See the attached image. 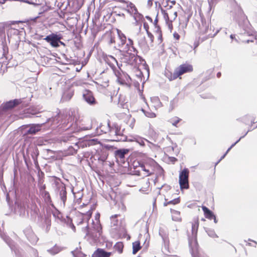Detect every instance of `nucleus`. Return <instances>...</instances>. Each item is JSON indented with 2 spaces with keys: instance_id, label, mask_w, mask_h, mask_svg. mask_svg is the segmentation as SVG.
<instances>
[{
  "instance_id": "nucleus-1",
  "label": "nucleus",
  "mask_w": 257,
  "mask_h": 257,
  "mask_svg": "<svg viewBox=\"0 0 257 257\" xmlns=\"http://www.w3.org/2000/svg\"><path fill=\"white\" fill-rule=\"evenodd\" d=\"M161 11L169 29L172 31L173 29L172 23L176 19L178 15L177 8L168 5L166 6V10L161 8Z\"/></svg>"
},
{
  "instance_id": "nucleus-50",
  "label": "nucleus",
  "mask_w": 257,
  "mask_h": 257,
  "mask_svg": "<svg viewBox=\"0 0 257 257\" xmlns=\"http://www.w3.org/2000/svg\"><path fill=\"white\" fill-rule=\"evenodd\" d=\"M252 241L255 244V245H256V244H257L256 242L254 241Z\"/></svg>"
},
{
  "instance_id": "nucleus-30",
  "label": "nucleus",
  "mask_w": 257,
  "mask_h": 257,
  "mask_svg": "<svg viewBox=\"0 0 257 257\" xmlns=\"http://www.w3.org/2000/svg\"><path fill=\"white\" fill-rule=\"evenodd\" d=\"M60 195L61 200L63 201V203H65L67 199V192L65 187H63L61 190Z\"/></svg>"
},
{
  "instance_id": "nucleus-10",
  "label": "nucleus",
  "mask_w": 257,
  "mask_h": 257,
  "mask_svg": "<svg viewBox=\"0 0 257 257\" xmlns=\"http://www.w3.org/2000/svg\"><path fill=\"white\" fill-rule=\"evenodd\" d=\"M112 69L117 77V82L121 85L126 84V81L130 78V77L126 74L123 72L119 68H117L115 67L114 69Z\"/></svg>"
},
{
  "instance_id": "nucleus-46",
  "label": "nucleus",
  "mask_w": 257,
  "mask_h": 257,
  "mask_svg": "<svg viewBox=\"0 0 257 257\" xmlns=\"http://www.w3.org/2000/svg\"><path fill=\"white\" fill-rule=\"evenodd\" d=\"M221 75V72H218L217 74V77L218 78H219Z\"/></svg>"
},
{
  "instance_id": "nucleus-44",
  "label": "nucleus",
  "mask_w": 257,
  "mask_h": 257,
  "mask_svg": "<svg viewBox=\"0 0 257 257\" xmlns=\"http://www.w3.org/2000/svg\"><path fill=\"white\" fill-rule=\"evenodd\" d=\"M162 257H178V256L177 255H173L165 254Z\"/></svg>"
},
{
  "instance_id": "nucleus-26",
  "label": "nucleus",
  "mask_w": 257,
  "mask_h": 257,
  "mask_svg": "<svg viewBox=\"0 0 257 257\" xmlns=\"http://www.w3.org/2000/svg\"><path fill=\"white\" fill-rule=\"evenodd\" d=\"M41 130V125L39 124H33L27 131V134L33 135L35 134Z\"/></svg>"
},
{
  "instance_id": "nucleus-11",
  "label": "nucleus",
  "mask_w": 257,
  "mask_h": 257,
  "mask_svg": "<svg viewBox=\"0 0 257 257\" xmlns=\"http://www.w3.org/2000/svg\"><path fill=\"white\" fill-rule=\"evenodd\" d=\"M197 237L191 236L189 240V244L191 252L193 257H199V244Z\"/></svg>"
},
{
  "instance_id": "nucleus-13",
  "label": "nucleus",
  "mask_w": 257,
  "mask_h": 257,
  "mask_svg": "<svg viewBox=\"0 0 257 257\" xmlns=\"http://www.w3.org/2000/svg\"><path fill=\"white\" fill-rule=\"evenodd\" d=\"M97 83L102 87L106 88L109 86V75L103 72L97 79Z\"/></svg>"
},
{
  "instance_id": "nucleus-48",
  "label": "nucleus",
  "mask_w": 257,
  "mask_h": 257,
  "mask_svg": "<svg viewBox=\"0 0 257 257\" xmlns=\"http://www.w3.org/2000/svg\"><path fill=\"white\" fill-rule=\"evenodd\" d=\"M7 0H0V4H4Z\"/></svg>"
},
{
  "instance_id": "nucleus-25",
  "label": "nucleus",
  "mask_w": 257,
  "mask_h": 257,
  "mask_svg": "<svg viewBox=\"0 0 257 257\" xmlns=\"http://www.w3.org/2000/svg\"><path fill=\"white\" fill-rule=\"evenodd\" d=\"M117 117L119 119L124 118L125 119H128V120L131 121L132 122V123L130 124V126L132 128H133L134 126L135 120L134 118L131 117L130 115H128L125 113H119L118 114Z\"/></svg>"
},
{
  "instance_id": "nucleus-9",
  "label": "nucleus",
  "mask_w": 257,
  "mask_h": 257,
  "mask_svg": "<svg viewBox=\"0 0 257 257\" xmlns=\"http://www.w3.org/2000/svg\"><path fill=\"white\" fill-rule=\"evenodd\" d=\"M178 78L181 79V76L185 73H191L193 71L192 65L185 63L180 65L175 68Z\"/></svg>"
},
{
  "instance_id": "nucleus-35",
  "label": "nucleus",
  "mask_w": 257,
  "mask_h": 257,
  "mask_svg": "<svg viewBox=\"0 0 257 257\" xmlns=\"http://www.w3.org/2000/svg\"><path fill=\"white\" fill-rule=\"evenodd\" d=\"M116 38H115L114 35H113L111 33L109 34V40L108 43L109 44H114L115 45H116Z\"/></svg>"
},
{
  "instance_id": "nucleus-37",
  "label": "nucleus",
  "mask_w": 257,
  "mask_h": 257,
  "mask_svg": "<svg viewBox=\"0 0 257 257\" xmlns=\"http://www.w3.org/2000/svg\"><path fill=\"white\" fill-rule=\"evenodd\" d=\"M240 139H241V138H240L238 141H236L234 144H233V145H232L231 146V147H230L229 148H228V150H227V151L226 152V153H225L224 154V155L222 157L221 159L223 158L225 156V155H226L228 153V152L231 150V148H232L234 146H235V144H236V143H237L239 141V140H240Z\"/></svg>"
},
{
  "instance_id": "nucleus-43",
  "label": "nucleus",
  "mask_w": 257,
  "mask_h": 257,
  "mask_svg": "<svg viewBox=\"0 0 257 257\" xmlns=\"http://www.w3.org/2000/svg\"><path fill=\"white\" fill-rule=\"evenodd\" d=\"M46 189V186L45 185H41V186L40 187V191H43L44 192V191H45Z\"/></svg>"
},
{
  "instance_id": "nucleus-49",
  "label": "nucleus",
  "mask_w": 257,
  "mask_h": 257,
  "mask_svg": "<svg viewBox=\"0 0 257 257\" xmlns=\"http://www.w3.org/2000/svg\"><path fill=\"white\" fill-rule=\"evenodd\" d=\"M117 216H118V215L115 214V215H112V216H111V217H112V218H113V217H114V218H116V217H117Z\"/></svg>"
},
{
  "instance_id": "nucleus-39",
  "label": "nucleus",
  "mask_w": 257,
  "mask_h": 257,
  "mask_svg": "<svg viewBox=\"0 0 257 257\" xmlns=\"http://www.w3.org/2000/svg\"><path fill=\"white\" fill-rule=\"evenodd\" d=\"M173 37H174V39L177 41L179 40L180 38L179 34L178 33H177V32H175L173 34Z\"/></svg>"
},
{
  "instance_id": "nucleus-4",
  "label": "nucleus",
  "mask_w": 257,
  "mask_h": 257,
  "mask_svg": "<svg viewBox=\"0 0 257 257\" xmlns=\"http://www.w3.org/2000/svg\"><path fill=\"white\" fill-rule=\"evenodd\" d=\"M100 216L99 213L97 212L95 214V219L96 220V223L93 227V229H91L88 233V235L94 240H96L99 237L101 233L102 228L100 224Z\"/></svg>"
},
{
  "instance_id": "nucleus-8",
  "label": "nucleus",
  "mask_w": 257,
  "mask_h": 257,
  "mask_svg": "<svg viewBox=\"0 0 257 257\" xmlns=\"http://www.w3.org/2000/svg\"><path fill=\"white\" fill-rule=\"evenodd\" d=\"M189 171L188 169H184L179 174V184L181 189L189 188L188 177Z\"/></svg>"
},
{
  "instance_id": "nucleus-7",
  "label": "nucleus",
  "mask_w": 257,
  "mask_h": 257,
  "mask_svg": "<svg viewBox=\"0 0 257 257\" xmlns=\"http://www.w3.org/2000/svg\"><path fill=\"white\" fill-rule=\"evenodd\" d=\"M109 132L110 136L112 138L111 141L118 142L123 140L121 138L122 135L120 126L117 124L114 123L111 126L110 125Z\"/></svg>"
},
{
  "instance_id": "nucleus-21",
  "label": "nucleus",
  "mask_w": 257,
  "mask_h": 257,
  "mask_svg": "<svg viewBox=\"0 0 257 257\" xmlns=\"http://www.w3.org/2000/svg\"><path fill=\"white\" fill-rule=\"evenodd\" d=\"M199 226L198 218L195 219L192 223V236L195 237H197L198 229Z\"/></svg>"
},
{
  "instance_id": "nucleus-22",
  "label": "nucleus",
  "mask_w": 257,
  "mask_h": 257,
  "mask_svg": "<svg viewBox=\"0 0 257 257\" xmlns=\"http://www.w3.org/2000/svg\"><path fill=\"white\" fill-rule=\"evenodd\" d=\"M122 51L126 53L129 52H133L135 51H138L134 46V42L131 39H128V43L126 44V46L122 50Z\"/></svg>"
},
{
  "instance_id": "nucleus-5",
  "label": "nucleus",
  "mask_w": 257,
  "mask_h": 257,
  "mask_svg": "<svg viewBox=\"0 0 257 257\" xmlns=\"http://www.w3.org/2000/svg\"><path fill=\"white\" fill-rule=\"evenodd\" d=\"M138 51L126 53V57L127 63L135 67H139L144 61L142 57L138 55Z\"/></svg>"
},
{
  "instance_id": "nucleus-17",
  "label": "nucleus",
  "mask_w": 257,
  "mask_h": 257,
  "mask_svg": "<svg viewBox=\"0 0 257 257\" xmlns=\"http://www.w3.org/2000/svg\"><path fill=\"white\" fill-rule=\"evenodd\" d=\"M202 209L204 212L205 217L210 220L214 219V222H216V217L213 212L205 206H202Z\"/></svg>"
},
{
  "instance_id": "nucleus-38",
  "label": "nucleus",
  "mask_w": 257,
  "mask_h": 257,
  "mask_svg": "<svg viewBox=\"0 0 257 257\" xmlns=\"http://www.w3.org/2000/svg\"><path fill=\"white\" fill-rule=\"evenodd\" d=\"M143 27L145 30L146 31L147 33L149 32V26L147 22H144L143 24Z\"/></svg>"
},
{
  "instance_id": "nucleus-40",
  "label": "nucleus",
  "mask_w": 257,
  "mask_h": 257,
  "mask_svg": "<svg viewBox=\"0 0 257 257\" xmlns=\"http://www.w3.org/2000/svg\"><path fill=\"white\" fill-rule=\"evenodd\" d=\"M168 5L167 6H172L173 7H175V5L176 4V2L175 1H169L168 2Z\"/></svg>"
},
{
  "instance_id": "nucleus-33",
  "label": "nucleus",
  "mask_w": 257,
  "mask_h": 257,
  "mask_svg": "<svg viewBox=\"0 0 257 257\" xmlns=\"http://www.w3.org/2000/svg\"><path fill=\"white\" fill-rule=\"evenodd\" d=\"M127 150H117L116 153L117 156H118L120 158H123L124 157L125 154L128 153Z\"/></svg>"
},
{
  "instance_id": "nucleus-12",
  "label": "nucleus",
  "mask_w": 257,
  "mask_h": 257,
  "mask_svg": "<svg viewBox=\"0 0 257 257\" xmlns=\"http://www.w3.org/2000/svg\"><path fill=\"white\" fill-rule=\"evenodd\" d=\"M117 33L118 37L116 38V45L114 47L121 51V49H123L124 48L123 47L126 43V38L120 30L117 29Z\"/></svg>"
},
{
  "instance_id": "nucleus-47",
  "label": "nucleus",
  "mask_w": 257,
  "mask_h": 257,
  "mask_svg": "<svg viewBox=\"0 0 257 257\" xmlns=\"http://www.w3.org/2000/svg\"><path fill=\"white\" fill-rule=\"evenodd\" d=\"M230 37L231 39H235V35H231L230 36Z\"/></svg>"
},
{
  "instance_id": "nucleus-34",
  "label": "nucleus",
  "mask_w": 257,
  "mask_h": 257,
  "mask_svg": "<svg viewBox=\"0 0 257 257\" xmlns=\"http://www.w3.org/2000/svg\"><path fill=\"white\" fill-rule=\"evenodd\" d=\"M181 120V119L179 118L178 117L175 116L172 118L170 122L173 125L177 127L178 123Z\"/></svg>"
},
{
  "instance_id": "nucleus-36",
  "label": "nucleus",
  "mask_w": 257,
  "mask_h": 257,
  "mask_svg": "<svg viewBox=\"0 0 257 257\" xmlns=\"http://www.w3.org/2000/svg\"><path fill=\"white\" fill-rule=\"evenodd\" d=\"M147 34H148V37H149V39H150V43H153V42H154V36H153V34H152L151 32H147Z\"/></svg>"
},
{
  "instance_id": "nucleus-52",
  "label": "nucleus",
  "mask_w": 257,
  "mask_h": 257,
  "mask_svg": "<svg viewBox=\"0 0 257 257\" xmlns=\"http://www.w3.org/2000/svg\"><path fill=\"white\" fill-rule=\"evenodd\" d=\"M198 46V44H197L195 45V48H196Z\"/></svg>"
},
{
  "instance_id": "nucleus-32",
  "label": "nucleus",
  "mask_w": 257,
  "mask_h": 257,
  "mask_svg": "<svg viewBox=\"0 0 257 257\" xmlns=\"http://www.w3.org/2000/svg\"><path fill=\"white\" fill-rule=\"evenodd\" d=\"M42 195L46 202H51V198L48 192L44 191L42 192Z\"/></svg>"
},
{
  "instance_id": "nucleus-42",
  "label": "nucleus",
  "mask_w": 257,
  "mask_h": 257,
  "mask_svg": "<svg viewBox=\"0 0 257 257\" xmlns=\"http://www.w3.org/2000/svg\"><path fill=\"white\" fill-rule=\"evenodd\" d=\"M146 115L148 117H149L153 118V117H156V114L154 113H149L148 114H146Z\"/></svg>"
},
{
  "instance_id": "nucleus-51",
  "label": "nucleus",
  "mask_w": 257,
  "mask_h": 257,
  "mask_svg": "<svg viewBox=\"0 0 257 257\" xmlns=\"http://www.w3.org/2000/svg\"><path fill=\"white\" fill-rule=\"evenodd\" d=\"M246 42H247V43H249V42H250V41L249 40H247ZM250 42H253V40H251Z\"/></svg>"
},
{
  "instance_id": "nucleus-27",
  "label": "nucleus",
  "mask_w": 257,
  "mask_h": 257,
  "mask_svg": "<svg viewBox=\"0 0 257 257\" xmlns=\"http://www.w3.org/2000/svg\"><path fill=\"white\" fill-rule=\"evenodd\" d=\"M28 239L31 240L35 237V233L31 227L26 228L24 231Z\"/></svg>"
},
{
  "instance_id": "nucleus-31",
  "label": "nucleus",
  "mask_w": 257,
  "mask_h": 257,
  "mask_svg": "<svg viewBox=\"0 0 257 257\" xmlns=\"http://www.w3.org/2000/svg\"><path fill=\"white\" fill-rule=\"evenodd\" d=\"M72 253L74 257H85V254L82 251L78 248L72 251Z\"/></svg>"
},
{
  "instance_id": "nucleus-20",
  "label": "nucleus",
  "mask_w": 257,
  "mask_h": 257,
  "mask_svg": "<svg viewBox=\"0 0 257 257\" xmlns=\"http://www.w3.org/2000/svg\"><path fill=\"white\" fill-rule=\"evenodd\" d=\"M170 212L171 213L172 219L174 221L177 222H180L182 221L181 213L179 211L173 208H170Z\"/></svg>"
},
{
  "instance_id": "nucleus-6",
  "label": "nucleus",
  "mask_w": 257,
  "mask_h": 257,
  "mask_svg": "<svg viewBox=\"0 0 257 257\" xmlns=\"http://www.w3.org/2000/svg\"><path fill=\"white\" fill-rule=\"evenodd\" d=\"M62 38V36L61 35L52 33L50 35L47 36L44 40L47 43H49L52 47L57 48L59 47V44L63 45H64V43L61 41Z\"/></svg>"
},
{
  "instance_id": "nucleus-28",
  "label": "nucleus",
  "mask_w": 257,
  "mask_h": 257,
  "mask_svg": "<svg viewBox=\"0 0 257 257\" xmlns=\"http://www.w3.org/2000/svg\"><path fill=\"white\" fill-rule=\"evenodd\" d=\"M180 202V198H175L172 200L169 201L167 199H165L163 203L164 206H167L169 205H176Z\"/></svg>"
},
{
  "instance_id": "nucleus-23",
  "label": "nucleus",
  "mask_w": 257,
  "mask_h": 257,
  "mask_svg": "<svg viewBox=\"0 0 257 257\" xmlns=\"http://www.w3.org/2000/svg\"><path fill=\"white\" fill-rule=\"evenodd\" d=\"M165 75L170 81L175 80L178 78L176 69H175L173 73L168 70H166L165 71Z\"/></svg>"
},
{
  "instance_id": "nucleus-29",
  "label": "nucleus",
  "mask_w": 257,
  "mask_h": 257,
  "mask_svg": "<svg viewBox=\"0 0 257 257\" xmlns=\"http://www.w3.org/2000/svg\"><path fill=\"white\" fill-rule=\"evenodd\" d=\"M142 248L140 241L138 240L133 243V253L136 254Z\"/></svg>"
},
{
  "instance_id": "nucleus-18",
  "label": "nucleus",
  "mask_w": 257,
  "mask_h": 257,
  "mask_svg": "<svg viewBox=\"0 0 257 257\" xmlns=\"http://www.w3.org/2000/svg\"><path fill=\"white\" fill-rule=\"evenodd\" d=\"M110 123L109 122L104 124H101L97 128V134L100 135L103 134H106L107 131H109Z\"/></svg>"
},
{
  "instance_id": "nucleus-41",
  "label": "nucleus",
  "mask_w": 257,
  "mask_h": 257,
  "mask_svg": "<svg viewBox=\"0 0 257 257\" xmlns=\"http://www.w3.org/2000/svg\"><path fill=\"white\" fill-rule=\"evenodd\" d=\"M154 1L153 0H148L147 5L148 7H151L152 6L153 4Z\"/></svg>"
},
{
  "instance_id": "nucleus-19",
  "label": "nucleus",
  "mask_w": 257,
  "mask_h": 257,
  "mask_svg": "<svg viewBox=\"0 0 257 257\" xmlns=\"http://www.w3.org/2000/svg\"><path fill=\"white\" fill-rule=\"evenodd\" d=\"M22 102L21 99H14L11 100L9 102H6L4 106V107L6 109H11L16 106L19 105Z\"/></svg>"
},
{
  "instance_id": "nucleus-14",
  "label": "nucleus",
  "mask_w": 257,
  "mask_h": 257,
  "mask_svg": "<svg viewBox=\"0 0 257 257\" xmlns=\"http://www.w3.org/2000/svg\"><path fill=\"white\" fill-rule=\"evenodd\" d=\"M111 252H107L102 248H97L92 254V257H110Z\"/></svg>"
},
{
  "instance_id": "nucleus-15",
  "label": "nucleus",
  "mask_w": 257,
  "mask_h": 257,
  "mask_svg": "<svg viewBox=\"0 0 257 257\" xmlns=\"http://www.w3.org/2000/svg\"><path fill=\"white\" fill-rule=\"evenodd\" d=\"M83 97L86 101L91 104L95 103V100L92 92L89 90H85L83 93Z\"/></svg>"
},
{
  "instance_id": "nucleus-16",
  "label": "nucleus",
  "mask_w": 257,
  "mask_h": 257,
  "mask_svg": "<svg viewBox=\"0 0 257 257\" xmlns=\"http://www.w3.org/2000/svg\"><path fill=\"white\" fill-rule=\"evenodd\" d=\"M105 62L111 68L114 69L115 65L117 64L116 59L112 56L108 55L104 57Z\"/></svg>"
},
{
  "instance_id": "nucleus-3",
  "label": "nucleus",
  "mask_w": 257,
  "mask_h": 257,
  "mask_svg": "<svg viewBox=\"0 0 257 257\" xmlns=\"http://www.w3.org/2000/svg\"><path fill=\"white\" fill-rule=\"evenodd\" d=\"M154 167L149 164H141L135 168V175L142 176L143 177L149 176L154 173Z\"/></svg>"
},
{
  "instance_id": "nucleus-45",
  "label": "nucleus",
  "mask_w": 257,
  "mask_h": 257,
  "mask_svg": "<svg viewBox=\"0 0 257 257\" xmlns=\"http://www.w3.org/2000/svg\"><path fill=\"white\" fill-rule=\"evenodd\" d=\"M150 183L149 182V181L148 180L146 182V188H145V189H146L148 187H149L150 186Z\"/></svg>"
},
{
  "instance_id": "nucleus-2",
  "label": "nucleus",
  "mask_w": 257,
  "mask_h": 257,
  "mask_svg": "<svg viewBox=\"0 0 257 257\" xmlns=\"http://www.w3.org/2000/svg\"><path fill=\"white\" fill-rule=\"evenodd\" d=\"M88 208L87 204H83L79 207L80 211L77 213L78 224H82L84 222H88L92 216L93 211L95 209L94 205L91 206L89 208L84 210L83 208Z\"/></svg>"
},
{
  "instance_id": "nucleus-24",
  "label": "nucleus",
  "mask_w": 257,
  "mask_h": 257,
  "mask_svg": "<svg viewBox=\"0 0 257 257\" xmlns=\"http://www.w3.org/2000/svg\"><path fill=\"white\" fill-rule=\"evenodd\" d=\"M124 244L122 241H118L113 246L114 250L119 254H121L123 251Z\"/></svg>"
}]
</instances>
